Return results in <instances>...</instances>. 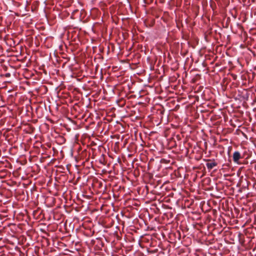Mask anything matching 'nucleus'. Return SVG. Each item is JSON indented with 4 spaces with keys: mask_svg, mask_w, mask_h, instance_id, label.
I'll return each instance as SVG.
<instances>
[{
    "mask_svg": "<svg viewBox=\"0 0 256 256\" xmlns=\"http://www.w3.org/2000/svg\"><path fill=\"white\" fill-rule=\"evenodd\" d=\"M207 161L208 162L206 164V166L210 170L218 165V163L216 162L214 160H208Z\"/></svg>",
    "mask_w": 256,
    "mask_h": 256,
    "instance_id": "nucleus-1",
    "label": "nucleus"
},
{
    "mask_svg": "<svg viewBox=\"0 0 256 256\" xmlns=\"http://www.w3.org/2000/svg\"><path fill=\"white\" fill-rule=\"evenodd\" d=\"M240 157V154L238 152H235L233 154V160L236 162L238 161Z\"/></svg>",
    "mask_w": 256,
    "mask_h": 256,
    "instance_id": "nucleus-2",
    "label": "nucleus"
}]
</instances>
